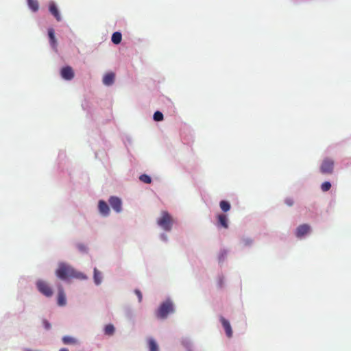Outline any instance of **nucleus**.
<instances>
[{"label": "nucleus", "instance_id": "f257e3e1", "mask_svg": "<svg viewBox=\"0 0 351 351\" xmlns=\"http://www.w3.org/2000/svg\"><path fill=\"white\" fill-rule=\"evenodd\" d=\"M56 274L62 280H65L68 278H86L83 274L75 271L71 266L63 263L59 264L56 271Z\"/></svg>", "mask_w": 351, "mask_h": 351}, {"label": "nucleus", "instance_id": "f03ea898", "mask_svg": "<svg viewBox=\"0 0 351 351\" xmlns=\"http://www.w3.org/2000/svg\"><path fill=\"white\" fill-rule=\"evenodd\" d=\"M157 224L164 230L170 231L173 224V219L167 211H162L157 219Z\"/></svg>", "mask_w": 351, "mask_h": 351}, {"label": "nucleus", "instance_id": "7ed1b4c3", "mask_svg": "<svg viewBox=\"0 0 351 351\" xmlns=\"http://www.w3.org/2000/svg\"><path fill=\"white\" fill-rule=\"evenodd\" d=\"M173 312V304L171 300H167L160 305L156 315L158 319H166L169 313Z\"/></svg>", "mask_w": 351, "mask_h": 351}, {"label": "nucleus", "instance_id": "20e7f679", "mask_svg": "<svg viewBox=\"0 0 351 351\" xmlns=\"http://www.w3.org/2000/svg\"><path fill=\"white\" fill-rule=\"evenodd\" d=\"M36 287L38 291L46 297H51L53 295V291L49 285L43 280H38L36 282Z\"/></svg>", "mask_w": 351, "mask_h": 351}, {"label": "nucleus", "instance_id": "39448f33", "mask_svg": "<svg viewBox=\"0 0 351 351\" xmlns=\"http://www.w3.org/2000/svg\"><path fill=\"white\" fill-rule=\"evenodd\" d=\"M333 160L329 158H326L323 160L321 165L320 171L324 174H330L333 171Z\"/></svg>", "mask_w": 351, "mask_h": 351}, {"label": "nucleus", "instance_id": "423d86ee", "mask_svg": "<svg viewBox=\"0 0 351 351\" xmlns=\"http://www.w3.org/2000/svg\"><path fill=\"white\" fill-rule=\"evenodd\" d=\"M109 204L114 210L120 213L122 210L121 199L117 197L112 196L109 199Z\"/></svg>", "mask_w": 351, "mask_h": 351}, {"label": "nucleus", "instance_id": "0eeeda50", "mask_svg": "<svg viewBox=\"0 0 351 351\" xmlns=\"http://www.w3.org/2000/svg\"><path fill=\"white\" fill-rule=\"evenodd\" d=\"M60 74L62 78L71 80L74 77V72L71 66H65L61 69Z\"/></svg>", "mask_w": 351, "mask_h": 351}, {"label": "nucleus", "instance_id": "6e6552de", "mask_svg": "<svg viewBox=\"0 0 351 351\" xmlns=\"http://www.w3.org/2000/svg\"><path fill=\"white\" fill-rule=\"evenodd\" d=\"M311 227L308 224H302L299 226L295 232L298 238H301L310 232Z\"/></svg>", "mask_w": 351, "mask_h": 351}, {"label": "nucleus", "instance_id": "1a4fd4ad", "mask_svg": "<svg viewBox=\"0 0 351 351\" xmlns=\"http://www.w3.org/2000/svg\"><path fill=\"white\" fill-rule=\"evenodd\" d=\"M221 323L226 331V334L228 337L230 338L232 336V330L230 324L228 320L225 319L223 317H220Z\"/></svg>", "mask_w": 351, "mask_h": 351}, {"label": "nucleus", "instance_id": "9d476101", "mask_svg": "<svg viewBox=\"0 0 351 351\" xmlns=\"http://www.w3.org/2000/svg\"><path fill=\"white\" fill-rule=\"evenodd\" d=\"M98 208L101 215L108 216L110 213V208L107 203L104 200H100L98 204Z\"/></svg>", "mask_w": 351, "mask_h": 351}, {"label": "nucleus", "instance_id": "9b49d317", "mask_svg": "<svg viewBox=\"0 0 351 351\" xmlns=\"http://www.w3.org/2000/svg\"><path fill=\"white\" fill-rule=\"evenodd\" d=\"M50 13L58 21L61 20V16L58 10V8L54 2H51L49 5Z\"/></svg>", "mask_w": 351, "mask_h": 351}, {"label": "nucleus", "instance_id": "f8f14e48", "mask_svg": "<svg viewBox=\"0 0 351 351\" xmlns=\"http://www.w3.org/2000/svg\"><path fill=\"white\" fill-rule=\"evenodd\" d=\"M114 78L115 75L114 73H108L103 77V83L106 86H110L114 83Z\"/></svg>", "mask_w": 351, "mask_h": 351}, {"label": "nucleus", "instance_id": "ddd939ff", "mask_svg": "<svg viewBox=\"0 0 351 351\" xmlns=\"http://www.w3.org/2000/svg\"><path fill=\"white\" fill-rule=\"evenodd\" d=\"M66 303V295L62 287L58 288V304L64 306Z\"/></svg>", "mask_w": 351, "mask_h": 351}, {"label": "nucleus", "instance_id": "4468645a", "mask_svg": "<svg viewBox=\"0 0 351 351\" xmlns=\"http://www.w3.org/2000/svg\"><path fill=\"white\" fill-rule=\"evenodd\" d=\"M48 35H49V42H50V44H51V47L53 49H56V47H57V40H56V38L55 37V32H54V29L53 28H49L48 29Z\"/></svg>", "mask_w": 351, "mask_h": 351}, {"label": "nucleus", "instance_id": "2eb2a0df", "mask_svg": "<svg viewBox=\"0 0 351 351\" xmlns=\"http://www.w3.org/2000/svg\"><path fill=\"white\" fill-rule=\"evenodd\" d=\"M218 225L221 226L223 228L227 229L228 228V218L226 215L219 214L217 216Z\"/></svg>", "mask_w": 351, "mask_h": 351}, {"label": "nucleus", "instance_id": "dca6fc26", "mask_svg": "<svg viewBox=\"0 0 351 351\" xmlns=\"http://www.w3.org/2000/svg\"><path fill=\"white\" fill-rule=\"evenodd\" d=\"M121 39H122V35L120 32H116L112 34L111 40L114 44H115V45L119 44L121 42Z\"/></svg>", "mask_w": 351, "mask_h": 351}, {"label": "nucleus", "instance_id": "f3484780", "mask_svg": "<svg viewBox=\"0 0 351 351\" xmlns=\"http://www.w3.org/2000/svg\"><path fill=\"white\" fill-rule=\"evenodd\" d=\"M147 341L149 351H158V346L154 339L149 338Z\"/></svg>", "mask_w": 351, "mask_h": 351}, {"label": "nucleus", "instance_id": "a211bd4d", "mask_svg": "<svg viewBox=\"0 0 351 351\" xmlns=\"http://www.w3.org/2000/svg\"><path fill=\"white\" fill-rule=\"evenodd\" d=\"M27 3L29 7V8L33 12H36L38 10L39 5L37 0H27Z\"/></svg>", "mask_w": 351, "mask_h": 351}, {"label": "nucleus", "instance_id": "6ab92c4d", "mask_svg": "<svg viewBox=\"0 0 351 351\" xmlns=\"http://www.w3.org/2000/svg\"><path fill=\"white\" fill-rule=\"evenodd\" d=\"M102 276L100 271L97 268L94 269V281L96 285H99L101 282Z\"/></svg>", "mask_w": 351, "mask_h": 351}, {"label": "nucleus", "instance_id": "aec40b11", "mask_svg": "<svg viewBox=\"0 0 351 351\" xmlns=\"http://www.w3.org/2000/svg\"><path fill=\"white\" fill-rule=\"evenodd\" d=\"M62 341L64 344H75L77 342L76 339L70 336H64L62 338Z\"/></svg>", "mask_w": 351, "mask_h": 351}, {"label": "nucleus", "instance_id": "412c9836", "mask_svg": "<svg viewBox=\"0 0 351 351\" xmlns=\"http://www.w3.org/2000/svg\"><path fill=\"white\" fill-rule=\"evenodd\" d=\"M219 206H220L221 209L223 212H228L230 209V203L228 202H227V201H225V200L221 201L220 203H219Z\"/></svg>", "mask_w": 351, "mask_h": 351}, {"label": "nucleus", "instance_id": "4be33fe9", "mask_svg": "<svg viewBox=\"0 0 351 351\" xmlns=\"http://www.w3.org/2000/svg\"><path fill=\"white\" fill-rule=\"evenodd\" d=\"M114 327L112 324H108L104 328V332L106 335H112L114 332Z\"/></svg>", "mask_w": 351, "mask_h": 351}, {"label": "nucleus", "instance_id": "5701e85b", "mask_svg": "<svg viewBox=\"0 0 351 351\" xmlns=\"http://www.w3.org/2000/svg\"><path fill=\"white\" fill-rule=\"evenodd\" d=\"M139 180L146 184H149L152 182V178L147 174H142L140 176Z\"/></svg>", "mask_w": 351, "mask_h": 351}, {"label": "nucleus", "instance_id": "b1692460", "mask_svg": "<svg viewBox=\"0 0 351 351\" xmlns=\"http://www.w3.org/2000/svg\"><path fill=\"white\" fill-rule=\"evenodd\" d=\"M164 119V117H163V114L160 111H156L154 112V119L156 121H162Z\"/></svg>", "mask_w": 351, "mask_h": 351}, {"label": "nucleus", "instance_id": "393cba45", "mask_svg": "<svg viewBox=\"0 0 351 351\" xmlns=\"http://www.w3.org/2000/svg\"><path fill=\"white\" fill-rule=\"evenodd\" d=\"M331 188V184L329 182H324L321 185V189L324 192L329 191Z\"/></svg>", "mask_w": 351, "mask_h": 351}, {"label": "nucleus", "instance_id": "a878e982", "mask_svg": "<svg viewBox=\"0 0 351 351\" xmlns=\"http://www.w3.org/2000/svg\"><path fill=\"white\" fill-rule=\"evenodd\" d=\"M77 247L82 252H86L87 250L86 245L83 243H78Z\"/></svg>", "mask_w": 351, "mask_h": 351}, {"label": "nucleus", "instance_id": "bb28decb", "mask_svg": "<svg viewBox=\"0 0 351 351\" xmlns=\"http://www.w3.org/2000/svg\"><path fill=\"white\" fill-rule=\"evenodd\" d=\"M134 293H135V294H136V295H137V297H138V302H141L142 301V299H143V295H142V293H141V291H140V290H138V289H136V290L134 291Z\"/></svg>", "mask_w": 351, "mask_h": 351}, {"label": "nucleus", "instance_id": "cd10ccee", "mask_svg": "<svg viewBox=\"0 0 351 351\" xmlns=\"http://www.w3.org/2000/svg\"><path fill=\"white\" fill-rule=\"evenodd\" d=\"M43 324L45 329L49 330L51 328V324L47 319L43 320Z\"/></svg>", "mask_w": 351, "mask_h": 351}, {"label": "nucleus", "instance_id": "c85d7f7f", "mask_svg": "<svg viewBox=\"0 0 351 351\" xmlns=\"http://www.w3.org/2000/svg\"><path fill=\"white\" fill-rule=\"evenodd\" d=\"M243 243H244L245 245H248L252 244V240H251L250 239H245L243 240Z\"/></svg>", "mask_w": 351, "mask_h": 351}, {"label": "nucleus", "instance_id": "c756f323", "mask_svg": "<svg viewBox=\"0 0 351 351\" xmlns=\"http://www.w3.org/2000/svg\"><path fill=\"white\" fill-rule=\"evenodd\" d=\"M286 203L290 206L293 205V201L291 199H287Z\"/></svg>", "mask_w": 351, "mask_h": 351}, {"label": "nucleus", "instance_id": "7c9ffc66", "mask_svg": "<svg viewBox=\"0 0 351 351\" xmlns=\"http://www.w3.org/2000/svg\"><path fill=\"white\" fill-rule=\"evenodd\" d=\"M219 287H223V280L221 278H220L219 280Z\"/></svg>", "mask_w": 351, "mask_h": 351}, {"label": "nucleus", "instance_id": "2f4dec72", "mask_svg": "<svg viewBox=\"0 0 351 351\" xmlns=\"http://www.w3.org/2000/svg\"><path fill=\"white\" fill-rule=\"evenodd\" d=\"M59 351H69L67 348H61Z\"/></svg>", "mask_w": 351, "mask_h": 351}, {"label": "nucleus", "instance_id": "473e14b6", "mask_svg": "<svg viewBox=\"0 0 351 351\" xmlns=\"http://www.w3.org/2000/svg\"><path fill=\"white\" fill-rule=\"evenodd\" d=\"M189 351H191V350H189Z\"/></svg>", "mask_w": 351, "mask_h": 351}]
</instances>
